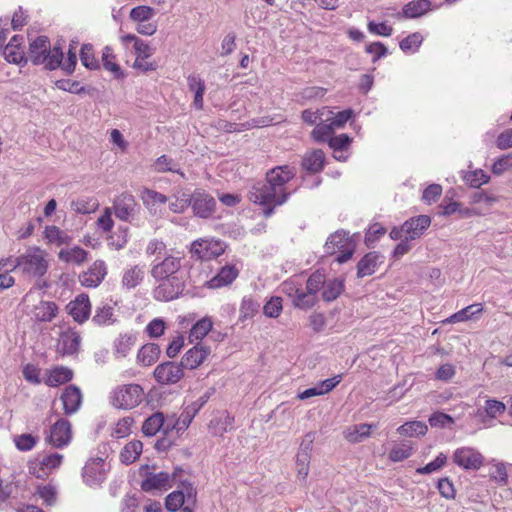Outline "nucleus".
I'll use <instances>...</instances> for the list:
<instances>
[{
	"label": "nucleus",
	"instance_id": "obj_1",
	"mask_svg": "<svg viewBox=\"0 0 512 512\" xmlns=\"http://www.w3.org/2000/svg\"><path fill=\"white\" fill-rule=\"evenodd\" d=\"M296 168L290 165L276 166L266 173L265 181L252 185L248 199L263 207V215L268 218L274 214L275 208L285 204L297 191L290 189V181L296 176Z\"/></svg>",
	"mask_w": 512,
	"mask_h": 512
},
{
	"label": "nucleus",
	"instance_id": "obj_2",
	"mask_svg": "<svg viewBox=\"0 0 512 512\" xmlns=\"http://www.w3.org/2000/svg\"><path fill=\"white\" fill-rule=\"evenodd\" d=\"M182 258L168 255L162 260L156 257L151 267V276L159 282L153 290L158 301H171L178 298L185 288V275L181 271Z\"/></svg>",
	"mask_w": 512,
	"mask_h": 512
},
{
	"label": "nucleus",
	"instance_id": "obj_3",
	"mask_svg": "<svg viewBox=\"0 0 512 512\" xmlns=\"http://www.w3.org/2000/svg\"><path fill=\"white\" fill-rule=\"evenodd\" d=\"M63 57L62 48L58 45L51 47L47 36H38L29 44L27 58L34 65H44L47 70L53 71L61 67Z\"/></svg>",
	"mask_w": 512,
	"mask_h": 512
},
{
	"label": "nucleus",
	"instance_id": "obj_4",
	"mask_svg": "<svg viewBox=\"0 0 512 512\" xmlns=\"http://www.w3.org/2000/svg\"><path fill=\"white\" fill-rule=\"evenodd\" d=\"M15 266H18V271L25 277L41 278L49 267L47 252L38 246H30L16 257Z\"/></svg>",
	"mask_w": 512,
	"mask_h": 512
},
{
	"label": "nucleus",
	"instance_id": "obj_5",
	"mask_svg": "<svg viewBox=\"0 0 512 512\" xmlns=\"http://www.w3.org/2000/svg\"><path fill=\"white\" fill-rule=\"evenodd\" d=\"M180 486L165 498V507L170 512H194L197 503V490L186 480H178Z\"/></svg>",
	"mask_w": 512,
	"mask_h": 512
},
{
	"label": "nucleus",
	"instance_id": "obj_6",
	"mask_svg": "<svg viewBox=\"0 0 512 512\" xmlns=\"http://www.w3.org/2000/svg\"><path fill=\"white\" fill-rule=\"evenodd\" d=\"M144 399V390L139 384H124L110 393V403L117 409L129 410L137 407Z\"/></svg>",
	"mask_w": 512,
	"mask_h": 512
},
{
	"label": "nucleus",
	"instance_id": "obj_7",
	"mask_svg": "<svg viewBox=\"0 0 512 512\" xmlns=\"http://www.w3.org/2000/svg\"><path fill=\"white\" fill-rule=\"evenodd\" d=\"M355 242L344 230L331 234L325 243V253L336 255L335 261L339 264L347 262L355 252Z\"/></svg>",
	"mask_w": 512,
	"mask_h": 512
},
{
	"label": "nucleus",
	"instance_id": "obj_8",
	"mask_svg": "<svg viewBox=\"0 0 512 512\" xmlns=\"http://www.w3.org/2000/svg\"><path fill=\"white\" fill-rule=\"evenodd\" d=\"M111 208L116 218L131 224L135 223L141 211V207L135 197L128 192H124L116 196Z\"/></svg>",
	"mask_w": 512,
	"mask_h": 512
},
{
	"label": "nucleus",
	"instance_id": "obj_9",
	"mask_svg": "<svg viewBox=\"0 0 512 512\" xmlns=\"http://www.w3.org/2000/svg\"><path fill=\"white\" fill-rule=\"evenodd\" d=\"M225 249L226 245L223 241L214 238H206L195 240L191 244L190 252L192 257L198 260L208 261L222 255Z\"/></svg>",
	"mask_w": 512,
	"mask_h": 512
},
{
	"label": "nucleus",
	"instance_id": "obj_10",
	"mask_svg": "<svg viewBox=\"0 0 512 512\" xmlns=\"http://www.w3.org/2000/svg\"><path fill=\"white\" fill-rule=\"evenodd\" d=\"M183 472L182 468L176 467L172 474L167 472L147 473L146 477L141 483V488L145 492H152L154 490H167L173 484L178 482V475Z\"/></svg>",
	"mask_w": 512,
	"mask_h": 512
},
{
	"label": "nucleus",
	"instance_id": "obj_11",
	"mask_svg": "<svg viewBox=\"0 0 512 512\" xmlns=\"http://www.w3.org/2000/svg\"><path fill=\"white\" fill-rule=\"evenodd\" d=\"M153 375L159 384H176L183 378L184 368L181 363L166 361L156 366Z\"/></svg>",
	"mask_w": 512,
	"mask_h": 512
},
{
	"label": "nucleus",
	"instance_id": "obj_12",
	"mask_svg": "<svg viewBox=\"0 0 512 512\" xmlns=\"http://www.w3.org/2000/svg\"><path fill=\"white\" fill-rule=\"evenodd\" d=\"M453 462L464 470H479L484 462L482 454L472 447L457 448L452 456Z\"/></svg>",
	"mask_w": 512,
	"mask_h": 512
},
{
	"label": "nucleus",
	"instance_id": "obj_13",
	"mask_svg": "<svg viewBox=\"0 0 512 512\" xmlns=\"http://www.w3.org/2000/svg\"><path fill=\"white\" fill-rule=\"evenodd\" d=\"M325 284V276L319 271L314 272L306 280V286L304 287V295L298 299L300 309H309L316 304L317 292L323 288Z\"/></svg>",
	"mask_w": 512,
	"mask_h": 512
},
{
	"label": "nucleus",
	"instance_id": "obj_14",
	"mask_svg": "<svg viewBox=\"0 0 512 512\" xmlns=\"http://www.w3.org/2000/svg\"><path fill=\"white\" fill-rule=\"evenodd\" d=\"M194 214L200 218H209L215 211V199L205 191L195 190L188 200Z\"/></svg>",
	"mask_w": 512,
	"mask_h": 512
},
{
	"label": "nucleus",
	"instance_id": "obj_15",
	"mask_svg": "<svg viewBox=\"0 0 512 512\" xmlns=\"http://www.w3.org/2000/svg\"><path fill=\"white\" fill-rule=\"evenodd\" d=\"M72 440L71 423L65 418H59L50 428L47 441L55 448L66 447Z\"/></svg>",
	"mask_w": 512,
	"mask_h": 512
},
{
	"label": "nucleus",
	"instance_id": "obj_16",
	"mask_svg": "<svg viewBox=\"0 0 512 512\" xmlns=\"http://www.w3.org/2000/svg\"><path fill=\"white\" fill-rule=\"evenodd\" d=\"M82 478L90 487L101 485L106 479L104 459L98 457L89 460L82 469Z\"/></svg>",
	"mask_w": 512,
	"mask_h": 512
},
{
	"label": "nucleus",
	"instance_id": "obj_17",
	"mask_svg": "<svg viewBox=\"0 0 512 512\" xmlns=\"http://www.w3.org/2000/svg\"><path fill=\"white\" fill-rule=\"evenodd\" d=\"M107 275V266L104 261L96 260L87 271L79 275L80 283L88 288H96Z\"/></svg>",
	"mask_w": 512,
	"mask_h": 512
},
{
	"label": "nucleus",
	"instance_id": "obj_18",
	"mask_svg": "<svg viewBox=\"0 0 512 512\" xmlns=\"http://www.w3.org/2000/svg\"><path fill=\"white\" fill-rule=\"evenodd\" d=\"M60 400L66 416L77 413L82 405V393L80 388L73 384L68 385L64 388Z\"/></svg>",
	"mask_w": 512,
	"mask_h": 512
},
{
	"label": "nucleus",
	"instance_id": "obj_19",
	"mask_svg": "<svg viewBox=\"0 0 512 512\" xmlns=\"http://www.w3.org/2000/svg\"><path fill=\"white\" fill-rule=\"evenodd\" d=\"M210 353V347L202 343H196L195 346L186 351L180 363L184 369L193 370L199 367Z\"/></svg>",
	"mask_w": 512,
	"mask_h": 512
},
{
	"label": "nucleus",
	"instance_id": "obj_20",
	"mask_svg": "<svg viewBox=\"0 0 512 512\" xmlns=\"http://www.w3.org/2000/svg\"><path fill=\"white\" fill-rule=\"evenodd\" d=\"M235 418L228 411H217L209 422L208 428L213 436L222 437L234 429Z\"/></svg>",
	"mask_w": 512,
	"mask_h": 512
},
{
	"label": "nucleus",
	"instance_id": "obj_21",
	"mask_svg": "<svg viewBox=\"0 0 512 512\" xmlns=\"http://www.w3.org/2000/svg\"><path fill=\"white\" fill-rule=\"evenodd\" d=\"M430 224L431 218L428 215H419L406 220L403 223L405 238L411 241L420 238Z\"/></svg>",
	"mask_w": 512,
	"mask_h": 512
},
{
	"label": "nucleus",
	"instance_id": "obj_22",
	"mask_svg": "<svg viewBox=\"0 0 512 512\" xmlns=\"http://www.w3.org/2000/svg\"><path fill=\"white\" fill-rule=\"evenodd\" d=\"M67 308L69 310V314L76 322H85L89 318L91 311V304L88 295H78L75 300L68 304Z\"/></svg>",
	"mask_w": 512,
	"mask_h": 512
},
{
	"label": "nucleus",
	"instance_id": "obj_23",
	"mask_svg": "<svg viewBox=\"0 0 512 512\" xmlns=\"http://www.w3.org/2000/svg\"><path fill=\"white\" fill-rule=\"evenodd\" d=\"M384 256L376 251L365 254L357 264V277L363 278L375 273L379 265L383 263Z\"/></svg>",
	"mask_w": 512,
	"mask_h": 512
},
{
	"label": "nucleus",
	"instance_id": "obj_24",
	"mask_svg": "<svg viewBox=\"0 0 512 512\" xmlns=\"http://www.w3.org/2000/svg\"><path fill=\"white\" fill-rule=\"evenodd\" d=\"M81 342L80 335L73 330H67L60 334L57 344V351L61 355H73L79 350Z\"/></svg>",
	"mask_w": 512,
	"mask_h": 512
},
{
	"label": "nucleus",
	"instance_id": "obj_25",
	"mask_svg": "<svg viewBox=\"0 0 512 512\" xmlns=\"http://www.w3.org/2000/svg\"><path fill=\"white\" fill-rule=\"evenodd\" d=\"M239 272L234 265L223 266L218 273L206 282L210 289H218L230 285L238 276Z\"/></svg>",
	"mask_w": 512,
	"mask_h": 512
},
{
	"label": "nucleus",
	"instance_id": "obj_26",
	"mask_svg": "<svg viewBox=\"0 0 512 512\" xmlns=\"http://www.w3.org/2000/svg\"><path fill=\"white\" fill-rule=\"evenodd\" d=\"M281 289L292 299L294 306L300 309L298 299L304 295V280L299 276L292 277L281 284Z\"/></svg>",
	"mask_w": 512,
	"mask_h": 512
},
{
	"label": "nucleus",
	"instance_id": "obj_27",
	"mask_svg": "<svg viewBox=\"0 0 512 512\" xmlns=\"http://www.w3.org/2000/svg\"><path fill=\"white\" fill-rule=\"evenodd\" d=\"M325 164V154L321 149L307 152L302 159V168L309 173H319Z\"/></svg>",
	"mask_w": 512,
	"mask_h": 512
},
{
	"label": "nucleus",
	"instance_id": "obj_28",
	"mask_svg": "<svg viewBox=\"0 0 512 512\" xmlns=\"http://www.w3.org/2000/svg\"><path fill=\"white\" fill-rule=\"evenodd\" d=\"M137 341V335L132 332L120 334L113 343L114 354L123 358L126 357L131 349L135 346Z\"/></svg>",
	"mask_w": 512,
	"mask_h": 512
},
{
	"label": "nucleus",
	"instance_id": "obj_29",
	"mask_svg": "<svg viewBox=\"0 0 512 512\" xmlns=\"http://www.w3.org/2000/svg\"><path fill=\"white\" fill-rule=\"evenodd\" d=\"M430 10V0H413L403 6L402 16L407 19H415L425 15Z\"/></svg>",
	"mask_w": 512,
	"mask_h": 512
},
{
	"label": "nucleus",
	"instance_id": "obj_30",
	"mask_svg": "<svg viewBox=\"0 0 512 512\" xmlns=\"http://www.w3.org/2000/svg\"><path fill=\"white\" fill-rule=\"evenodd\" d=\"M88 253L80 246H74L68 249H61L58 253V259L66 264L81 265L87 260Z\"/></svg>",
	"mask_w": 512,
	"mask_h": 512
},
{
	"label": "nucleus",
	"instance_id": "obj_31",
	"mask_svg": "<svg viewBox=\"0 0 512 512\" xmlns=\"http://www.w3.org/2000/svg\"><path fill=\"white\" fill-rule=\"evenodd\" d=\"M63 460V455L59 453H51L48 455L43 456L39 460V466L41 472H36L35 467H30V469H33L31 473L35 474L37 478L43 477L47 475L50 471L53 469L58 468Z\"/></svg>",
	"mask_w": 512,
	"mask_h": 512
},
{
	"label": "nucleus",
	"instance_id": "obj_32",
	"mask_svg": "<svg viewBox=\"0 0 512 512\" xmlns=\"http://www.w3.org/2000/svg\"><path fill=\"white\" fill-rule=\"evenodd\" d=\"M43 234L48 244L56 246L68 245L72 241L71 236L55 225L46 226Z\"/></svg>",
	"mask_w": 512,
	"mask_h": 512
},
{
	"label": "nucleus",
	"instance_id": "obj_33",
	"mask_svg": "<svg viewBox=\"0 0 512 512\" xmlns=\"http://www.w3.org/2000/svg\"><path fill=\"white\" fill-rule=\"evenodd\" d=\"M160 353L158 344L147 343L138 351L137 362L143 366H151L158 360Z\"/></svg>",
	"mask_w": 512,
	"mask_h": 512
},
{
	"label": "nucleus",
	"instance_id": "obj_34",
	"mask_svg": "<svg viewBox=\"0 0 512 512\" xmlns=\"http://www.w3.org/2000/svg\"><path fill=\"white\" fill-rule=\"evenodd\" d=\"M483 311V305L480 303H475L472 305H469L460 311L452 314L450 317H448L444 322L445 323H457V322H464L471 319L476 318L479 316Z\"/></svg>",
	"mask_w": 512,
	"mask_h": 512
},
{
	"label": "nucleus",
	"instance_id": "obj_35",
	"mask_svg": "<svg viewBox=\"0 0 512 512\" xmlns=\"http://www.w3.org/2000/svg\"><path fill=\"white\" fill-rule=\"evenodd\" d=\"M140 197L143 201L144 206L150 212H156L157 206L165 204L168 200L164 194L149 188H144L141 191Z\"/></svg>",
	"mask_w": 512,
	"mask_h": 512
},
{
	"label": "nucleus",
	"instance_id": "obj_36",
	"mask_svg": "<svg viewBox=\"0 0 512 512\" xmlns=\"http://www.w3.org/2000/svg\"><path fill=\"white\" fill-rule=\"evenodd\" d=\"M375 427L372 424H358L347 428L344 432L345 439L351 443H359L370 436L372 428Z\"/></svg>",
	"mask_w": 512,
	"mask_h": 512
},
{
	"label": "nucleus",
	"instance_id": "obj_37",
	"mask_svg": "<svg viewBox=\"0 0 512 512\" xmlns=\"http://www.w3.org/2000/svg\"><path fill=\"white\" fill-rule=\"evenodd\" d=\"M165 424V416L162 412H155L150 415L142 425V432L145 436L152 437L161 431Z\"/></svg>",
	"mask_w": 512,
	"mask_h": 512
},
{
	"label": "nucleus",
	"instance_id": "obj_38",
	"mask_svg": "<svg viewBox=\"0 0 512 512\" xmlns=\"http://www.w3.org/2000/svg\"><path fill=\"white\" fill-rule=\"evenodd\" d=\"M58 313V306L52 301H41L35 306V318L40 322L52 321Z\"/></svg>",
	"mask_w": 512,
	"mask_h": 512
},
{
	"label": "nucleus",
	"instance_id": "obj_39",
	"mask_svg": "<svg viewBox=\"0 0 512 512\" xmlns=\"http://www.w3.org/2000/svg\"><path fill=\"white\" fill-rule=\"evenodd\" d=\"M213 322L209 317H203L198 320L190 329L189 340L190 342L201 343L200 341L211 331Z\"/></svg>",
	"mask_w": 512,
	"mask_h": 512
},
{
	"label": "nucleus",
	"instance_id": "obj_40",
	"mask_svg": "<svg viewBox=\"0 0 512 512\" xmlns=\"http://www.w3.org/2000/svg\"><path fill=\"white\" fill-rule=\"evenodd\" d=\"M73 378V371L67 367L59 366L50 370L46 384L51 387L69 382Z\"/></svg>",
	"mask_w": 512,
	"mask_h": 512
},
{
	"label": "nucleus",
	"instance_id": "obj_41",
	"mask_svg": "<svg viewBox=\"0 0 512 512\" xmlns=\"http://www.w3.org/2000/svg\"><path fill=\"white\" fill-rule=\"evenodd\" d=\"M322 289V299L325 302H332L344 291V281L340 279L325 281Z\"/></svg>",
	"mask_w": 512,
	"mask_h": 512
},
{
	"label": "nucleus",
	"instance_id": "obj_42",
	"mask_svg": "<svg viewBox=\"0 0 512 512\" xmlns=\"http://www.w3.org/2000/svg\"><path fill=\"white\" fill-rule=\"evenodd\" d=\"M143 449V444L139 440L130 441L127 443L120 453L121 462L124 464H131L135 462Z\"/></svg>",
	"mask_w": 512,
	"mask_h": 512
},
{
	"label": "nucleus",
	"instance_id": "obj_43",
	"mask_svg": "<svg viewBox=\"0 0 512 512\" xmlns=\"http://www.w3.org/2000/svg\"><path fill=\"white\" fill-rule=\"evenodd\" d=\"M414 447L411 441H404L396 444L389 452V459L392 462H400L412 456Z\"/></svg>",
	"mask_w": 512,
	"mask_h": 512
},
{
	"label": "nucleus",
	"instance_id": "obj_44",
	"mask_svg": "<svg viewBox=\"0 0 512 512\" xmlns=\"http://www.w3.org/2000/svg\"><path fill=\"white\" fill-rule=\"evenodd\" d=\"M423 40L424 38L421 33L414 32L402 39L399 43V47L405 54H414L418 52Z\"/></svg>",
	"mask_w": 512,
	"mask_h": 512
},
{
	"label": "nucleus",
	"instance_id": "obj_45",
	"mask_svg": "<svg viewBox=\"0 0 512 512\" xmlns=\"http://www.w3.org/2000/svg\"><path fill=\"white\" fill-rule=\"evenodd\" d=\"M114 59L113 50L109 46H106L102 53L103 66L107 71H110L115 78L122 79L124 78V73Z\"/></svg>",
	"mask_w": 512,
	"mask_h": 512
},
{
	"label": "nucleus",
	"instance_id": "obj_46",
	"mask_svg": "<svg viewBox=\"0 0 512 512\" xmlns=\"http://www.w3.org/2000/svg\"><path fill=\"white\" fill-rule=\"evenodd\" d=\"M427 430L426 424L421 421L406 422L397 429L399 434L409 437L423 436Z\"/></svg>",
	"mask_w": 512,
	"mask_h": 512
},
{
	"label": "nucleus",
	"instance_id": "obj_47",
	"mask_svg": "<svg viewBox=\"0 0 512 512\" xmlns=\"http://www.w3.org/2000/svg\"><path fill=\"white\" fill-rule=\"evenodd\" d=\"M99 203L93 197L80 198L72 201L71 208L78 214H90L97 210Z\"/></svg>",
	"mask_w": 512,
	"mask_h": 512
},
{
	"label": "nucleus",
	"instance_id": "obj_48",
	"mask_svg": "<svg viewBox=\"0 0 512 512\" xmlns=\"http://www.w3.org/2000/svg\"><path fill=\"white\" fill-rule=\"evenodd\" d=\"M144 278V271L139 266H134L126 270L123 274L122 284L128 289L138 286Z\"/></svg>",
	"mask_w": 512,
	"mask_h": 512
},
{
	"label": "nucleus",
	"instance_id": "obj_49",
	"mask_svg": "<svg viewBox=\"0 0 512 512\" xmlns=\"http://www.w3.org/2000/svg\"><path fill=\"white\" fill-rule=\"evenodd\" d=\"M80 61L83 66L90 70L99 69L100 64L94 55L93 46L91 44H83L80 49Z\"/></svg>",
	"mask_w": 512,
	"mask_h": 512
},
{
	"label": "nucleus",
	"instance_id": "obj_50",
	"mask_svg": "<svg viewBox=\"0 0 512 512\" xmlns=\"http://www.w3.org/2000/svg\"><path fill=\"white\" fill-rule=\"evenodd\" d=\"M260 308V303L252 297H244L240 305V320L254 317Z\"/></svg>",
	"mask_w": 512,
	"mask_h": 512
},
{
	"label": "nucleus",
	"instance_id": "obj_51",
	"mask_svg": "<svg viewBox=\"0 0 512 512\" xmlns=\"http://www.w3.org/2000/svg\"><path fill=\"white\" fill-rule=\"evenodd\" d=\"M176 166L177 165L173 159L167 157L166 155H161L156 159L154 163V170L159 173L174 172L180 174L184 178L185 174L179 168H176Z\"/></svg>",
	"mask_w": 512,
	"mask_h": 512
},
{
	"label": "nucleus",
	"instance_id": "obj_52",
	"mask_svg": "<svg viewBox=\"0 0 512 512\" xmlns=\"http://www.w3.org/2000/svg\"><path fill=\"white\" fill-rule=\"evenodd\" d=\"M331 117H328L326 120L330 122L333 129H341L346 123L353 117V110L351 108L339 111L334 113L333 111H329Z\"/></svg>",
	"mask_w": 512,
	"mask_h": 512
},
{
	"label": "nucleus",
	"instance_id": "obj_53",
	"mask_svg": "<svg viewBox=\"0 0 512 512\" xmlns=\"http://www.w3.org/2000/svg\"><path fill=\"white\" fill-rule=\"evenodd\" d=\"M490 176L482 169L469 171L464 175V181L472 188H479L481 185L488 183Z\"/></svg>",
	"mask_w": 512,
	"mask_h": 512
},
{
	"label": "nucleus",
	"instance_id": "obj_54",
	"mask_svg": "<svg viewBox=\"0 0 512 512\" xmlns=\"http://www.w3.org/2000/svg\"><path fill=\"white\" fill-rule=\"evenodd\" d=\"M447 462V456L444 453H439L435 459L423 467L416 469L417 474L428 475L441 470Z\"/></svg>",
	"mask_w": 512,
	"mask_h": 512
},
{
	"label": "nucleus",
	"instance_id": "obj_55",
	"mask_svg": "<svg viewBox=\"0 0 512 512\" xmlns=\"http://www.w3.org/2000/svg\"><path fill=\"white\" fill-rule=\"evenodd\" d=\"M333 133L334 129L331 126L330 122L328 124L317 123L315 128L311 132V136L314 141L323 143L328 142L329 138L332 137Z\"/></svg>",
	"mask_w": 512,
	"mask_h": 512
},
{
	"label": "nucleus",
	"instance_id": "obj_56",
	"mask_svg": "<svg viewBox=\"0 0 512 512\" xmlns=\"http://www.w3.org/2000/svg\"><path fill=\"white\" fill-rule=\"evenodd\" d=\"M154 9L150 6L140 5L131 9L129 17L135 22H147L154 15Z\"/></svg>",
	"mask_w": 512,
	"mask_h": 512
},
{
	"label": "nucleus",
	"instance_id": "obj_57",
	"mask_svg": "<svg viewBox=\"0 0 512 512\" xmlns=\"http://www.w3.org/2000/svg\"><path fill=\"white\" fill-rule=\"evenodd\" d=\"M134 420L131 417L120 419L112 430L111 436L116 439L127 437L131 433Z\"/></svg>",
	"mask_w": 512,
	"mask_h": 512
},
{
	"label": "nucleus",
	"instance_id": "obj_58",
	"mask_svg": "<svg viewBox=\"0 0 512 512\" xmlns=\"http://www.w3.org/2000/svg\"><path fill=\"white\" fill-rule=\"evenodd\" d=\"M129 229L128 227H120L115 235L108 238V244L115 250L123 249L128 243Z\"/></svg>",
	"mask_w": 512,
	"mask_h": 512
},
{
	"label": "nucleus",
	"instance_id": "obj_59",
	"mask_svg": "<svg viewBox=\"0 0 512 512\" xmlns=\"http://www.w3.org/2000/svg\"><path fill=\"white\" fill-rule=\"evenodd\" d=\"M113 316V307L105 304L97 308L96 314L93 317V321L99 325L111 324L114 322Z\"/></svg>",
	"mask_w": 512,
	"mask_h": 512
},
{
	"label": "nucleus",
	"instance_id": "obj_60",
	"mask_svg": "<svg viewBox=\"0 0 512 512\" xmlns=\"http://www.w3.org/2000/svg\"><path fill=\"white\" fill-rule=\"evenodd\" d=\"M283 309L282 305V298L278 296L271 297L270 300H268L264 307L263 312L265 316L269 318H277Z\"/></svg>",
	"mask_w": 512,
	"mask_h": 512
},
{
	"label": "nucleus",
	"instance_id": "obj_61",
	"mask_svg": "<svg viewBox=\"0 0 512 512\" xmlns=\"http://www.w3.org/2000/svg\"><path fill=\"white\" fill-rule=\"evenodd\" d=\"M37 441L38 438L31 434H21L14 438L16 448L24 452L32 450Z\"/></svg>",
	"mask_w": 512,
	"mask_h": 512
},
{
	"label": "nucleus",
	"instance_id": "obj_62",
	"mask_svg": "<svg viewBox=\"0 0 512 512\" xmlns=\"http://www.w3.org/2000/svg\"><path fill=\"white\" fill-rule=\"evenodd\" d=\"M351 142L352 139L348 134H340L329 138L328 145L335 153H339L348 148Z\"/></svg>",
	"mask_w": 512,
	"mask_h": 512
},
{
	"label": "nucleus",
	"instance_id": "obj_63",
	"mask_svg": "<svg viewBox=\"0 0 512 512\" xmlns=\"http://www.w3.org/2000/svg\"><path fill=\"white\" fill-rule=\"evenodd\" d=\"M506 410V405L495 399H488L485 401L484 412L490 418H496L503 414Z\"/></svg>",
	"mask_w": 512,
	"mask_h": 512
},
{
	"label": "nucleus",
	"instance_id": "obj_64",
	"mask_svg": "<svg viewBox=\"0 0 512 512\" xmlns=\"http://www.w3.org/2000/svg\"><path fill=\"white\" fill-rule=\"evenodd\" d=\"M166 325L161 318L151 320L145 327V332L150 338H158L164 334Z\"/></svg>",
	"mask_w": 512,
	"mask_h": 512
}]
</instances>
